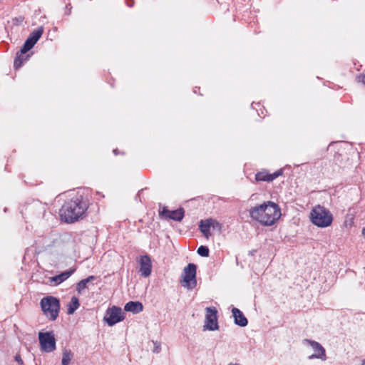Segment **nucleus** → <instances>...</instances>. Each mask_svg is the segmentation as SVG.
<instances>
[{
	"label": "nucleus",
	"instance_id": "nucleus-1",
	"mask_svg": "<svg viewBox=\"0 0 365 365\" xmlns=\"http://www.w3.org/2000/svg\"><path fill=\"white\" fill-rule=\"evenodd\" d=\"M89 205L88 197L78 192L64 202L59 211L60 217L66 223H74L85 217Z\"/></svg>",
	"mask_w": 365,
	"mask_h": 365
},
{
	"label": "nucleus",
	"instance_id": "nucleus-2",
	"mask_svg": "<svg viewBox=\"0 0 365 365\" xmlns=\"http://www.w3.org/2000/svg\"><path fill=\"white\" fill-rule=\"evenodd\" d=\"M251 218L264 226L273 225L281 216L279 206L272 201L252 207L249 210Z\"/></svg>",
	"mask_w": 365,
	"mask_h": 365
},
{
	"label": "nucleus",
	"instance_id": "nucleus-3",
	"mask_svg": "<svg viewBox=\"0 0 365 365\" xmlns=\"http://www.w3.org/2000/svg\"><path fill=\"white\" fill-rule=\"evenodd\" d=\"M312 222L319 227H327L333 221V216L331 212L324 206H315L311 212Z\"/></svg>",
	"mask_w": 365,
	"mask_h": 365
},
{
	"label": "nucleus",
	"instance_id": "nucleus-4",
	"mask_svg": "<svg viewBox=\"0 0 365 365\" xmlns=\"http://www.w3.org/2000/svg\"><path fill=\"white\" fill-rule=\"evenodd\" d=\"M41 307L43 314L51 321H54L58 316L60 311V301L53 296H47L41 299Z\"/></svg>",
	"mask_w": 365,
	"mask_h": 365
},
{
	"label": "nucleus",
	"instance_id": "nucleus-5",
	"mask_svg": "<svg viewBox=\"0 0 365 365\" xmlns=\"http://www.w3.org/2000/svg\"><path fill=\"white\" fill-rule=\"evenodd\" d=\"M38 340L43 351L52 352L56 348V339L52 331L39 332Z\"/></svg>",
	"mask_w": 365,
	"mask_h": 365
},
{
	"label": "nucleus",
	"instance_id": "nucleus-6",
	"mask_svg": "<svg viewBox=\"0 0 365 365\" xmlns=\"http://www.w3.org/2000/svg\"><path fill=\"white\" fill-rule=\"evenodd\" d=\"M196 269L197 266L193 263H190L183 269V279L182 285L189 289H193L196 287Z\"/></svg>",
	"mask_w": 365,
	"mask_h": 365
},
{
	"label": "nucleus",
	"instance_id": "nucleus-7",
	"mask_svg": "<svg viewBox=\"0 0 365 365\" xmlns=\"http://www.w3.org/2000/svg\"><path fill=\"white\" fill-rule=\"evenodd\" d=\"M125 319V313L120 307L113 306L108 308L104 316V320L110 327L122 322Z\"/></svg>",
	"mask_w": 365,
	"mask_h": 365
},
{
	"label": "nucleus",
	"instance_id": "nucleus-8",
	"mask_svg": "<svg viewBox=\"0 0 365 365\" xmlns=\"http://www.w3.org/2000/svg\"><path fill=\"white\" fill-rule=\"evenodd\" d=\"M43 31L44 29L43 26H39L36 30L33 31L29 34L24 45L21 48V52L23 53H26L29 51H30L37 43L38 39L41 37Z\"/></svg>",
	"mask_w": 365,
	"mask_h": 365
},
{
	"label": "nucleus",
	"instance_id": "nucleus-9",
	"mask_svg": "<svg viewBox=\"0 0 365 365\" xmlns=\"http://www.w3.org/2000/svg\"><path fill=\"white\" fill-rule=\"evenodd\" d=\"M204 328L210 331L219 329L217 323V311L215 307H207Z\"/></svg>",
	"mask_w": 365,
	"mask_h": 365
},
{
	"label": "nucleus",
	"instance_id": "nucleus-10",
	"mask_svg": "<svg viewBox=\"0 0 365 365\" xmlns=\"http://www.w3.org/2000/svg\"><path fill=\"white\" fill-rule=\"evenodd\" d=\"M304 344H307L312 346L314 353L308 356V359L312 360L314 359H321L322 361L327 360L326 351L325 349L320 344L319 342L305 339L303 341Z\"/></svg>",
	"mask_w": 365,
	"mask_h": 365
},
{
	"label": "nucleus",
	"instance_id": "nucleus-11",
	"mask_svg": "<svg viewBox=\"0 0 365 365\" xmlns=\"http://www.w3.org/2000/svg\"><path fill=\"white\" fill-rule=\"evenodd\" d=\"M26 209L37 217L43 218L46 212L47 205L38 200H35L28 205Z\"/></svg>",
	"mask_w": 365,
	"mask_h": 365
},
{
	"label": "nucleus",
	"instance_id": "nucleus-12",
	"mask_svg": "<svg viewBox=\"0 0 365 365\" xmlns=\"http://www.w3.org/2000/svg\"><path fill=\"white\" fill-rule=\"evenodd\" d=\"M140 275L144 277H148L150 275L152 272V262L150 257L145 255L140 257Z\"/></svg>",
	"mask_w": 365,
	"mask_h": 365
},
{
	"label": "nucleus",
	"instance_id": "nucleus-13",
	"mask_svg": "<svg viewBox=\"0 0 365 365\" xmlns=\"http://www.w3.org/2000/svg\"><path fill=\"white\" fill-rule=\"evenodd\" d=\"M232 316L234 317V322L236 325L244 327L248 324V320L244 315L242 311L236 307L232 309Z\"/></svg>",
	"mask_w": 365,
	"mask_h": 365
},
{
	"label": "nucleus",
	"instance_id": "nucleus-14",
	"mask_svg": "<svg viewBox=\"0 0 365 365\" xmlns=\"http://www.w3.org/2000/svg\"><path fill=\"white\" fill-rule=\"evenodd\" d=\"M74 271V269L66 270L58 275L52 277L51 278V282L53 283L54 285H58L70 277Z\"/></svg>",
	"mask_w": 365,
	"mask_h": 365
},
{
	"label": "nucleus",
	"instance_id": "nucleus-15",
	"mask_svg": "<svg viewBox=\"0 0 365 365\" xmlns=\"http://www.w3.org/2000/svg\"><path fill=\"white\" fill-rule=\"evenodd\" d=\"M124 309L126 312H130L133 314L140 313L143 310V306L140 302L130 301L125 304Z\"/></svg>",
	"mask_w": 365,
	"mask_h": 365
},
{
	"label": "nucleus",
	"instance_id": "nucleus-16",
	"mask_svg": "<svg viewBox=\"0 0 365 365\" xmlns=\"http://www.w3.org/2000/svg\"><path fill=\"white\" fill-rule=\"evenodd\" d=\"M212 224L210 223V220L206 219L205 220H201L199 225V230L202 233V235L208 238L210 235V230L211 228Z\"/></svg>",
	"mask_w": 365,
	"mask_h": 365
},
{
	"label": "nucleus",
	"instance_id": "nucleus-17",
	"mask_svg": "<svg viewBox=\"0 0 365 365\" xmlns=\"http://www.w3.org/2000/svg\"><path fill=\"white\" fill-rule=\"evenodd\" d=\"M30 54L23 53L20 51V53H17V55L14 59V66L16 69L21 67L22 64L29 60L30 58Z\"/></svg>",
	"mask_w": 365,
	"mask_h": 365
},
{
	"label": "nucleus",
	"instance_id": "nucleus-18",
	"mask_svg": "<svg viewBox=\"0 0 365 365\" xmlns=\"http://www.w3.org/2000/svg\"><path fill=\"white\" fill-rule=\"evenodd\" d=\"M95 279H96V277L91 275L86 279L81 280L79 282H78L76 284V291L78 292V293L81 294L82 291L83 289H85L86 288H87L88 283H89Z\"/></svg>",
	"mask_w": 365,
	"mask_h": 365
},
{
	"label": "nucleus",
	"instance_id": "nucleus-19",
	"mask_svg": "<svg viewBox=\"0 0 365 365\" xmlns=\"http://www.w3.org/2000/svg\"><path fill=\"white\" fill-rule=\"evenodd\" d=\"M79 299L76 297H72L70 302L67 305L68 314H72L79 307Z\"/></svg>",
	"mask_w": 365,
	"mask_h": 365
},
{
	"label": "nucleus",
	"instance_id": "nucleus-20",
	"mask_svg": "<svg viewBox=\"0 0 365 365\" xmlns=\"http://www.w3.org/2000/svg\"><path fill=\"white\" fill-rule=\"evenodd\" d=\"M185 211L183 208H179L170 212V215H167L168 218L172 219L175 221H181L184 217Z\"/></svg>",
	"mask_w": 365,
	"mask_h": 365
},
{
	"label": "nucleus",
	"instance_id": "nucleus-21",
	"mask_svg": "<svg viewBox=\"0 0 365 365\" xmlns=\"http://www.w3.org/2000/svg\"><path fill=\"white\" fill-rule=\"evenodd\" d=\"M269 175V173L266 170L258 172L255 175V180L257 182H259V181L270 182Z\"/></svg>",
	"mask_w": 365,
	"mask_h": 365
},
{
	"label": "nucleus",
	"instance_id": "nucleus-22",
	"mask_svg": "<svg viewBox=\"0 0 365 365\" xmlns=\"http://www.w3.org/2000/svg\"><path fill=\"white\" fill-rule=\"evenodd\" d=\"M73 357V354L71 352V351L65 350L63 352V356H62V365H68L71 359Z\"/></svg>",
	"mask_w": 365,
	"mask_h": 365
},
{
	"label": "nucleus",
	"instance_id": "nucleus-23",
	"mask_svg": "<svg viewBox=\"0 0 365 365\" xmlns=\"http://www.w3.org/2000/svg\"><path fill=\"white\" fill-rule=\"evenodd\" d=\"M197 253L201 257L209 256V248L207 246L201 245L197 248Z\"/></svg>",
	"mask_w": 365,
	"mask_h": 365
},
{
	"label": "nucleus",
	"instance_id": "nucleus-24",
	"mask_svg": "<svg viewBox=\"0 0 365 365\" xmlns=\"http://www.w3.org/2000/svg\"><path fill=\"white\" fill-rule=\"evenodd\" d=\"M282 175H283V170L282 169L275 171L272 174L269 173V177L270 182L273 181L274 179H276L277 178H278Z\"/></svg>",
	"mask_w": 365,
	"mask_h": 365
},
{
	"label": "nucleus",
	"instance_id": "nucleus-25",
	"mask_svg": "<svg viewBox=\"0 0 365 365\" xmlns=\"http://www.w3.org/2000/svg\"><path fill=\"white\" fill-rule=\"evenodd\" d=\"M210 223L212 224L211 227L213 229H217L219 231H220L222 229V225L219 222H217L216 220H214L212 218H210Z\"/></svg>",
	"mask_w": 365,
	"mask_h": 365
},
{
	"label": "nucleus",
	"instance_id": "nucleus-26",
	"mask_svg": "<svg viewBox=\"0 0 365 365\" xmlns=\"http://www.w3.org/2000/svg\"><path fill=\"white\" fill-rule=\"evenodd\" d=\"M153 344H154V348H153V351L154 353H159L160 351V350H161V345H160V344L157 342V341H155V342L153 341Z\"/></svg>",
	"mask_w": 365,
	"mask_h": 365
},
{
	"label": "nucleus",
	"instance_id": "nucleus-27",
	"mask_svg": "<svg viewBox=\"0 0 365 365\" xmlns=\"http://www.w3.org/2000/svg\"><path fill=\"white\" fill-rule=\"evenodd\" d=\"M14 360H15V361H16L18 365H24V361L21 359L20 354H16V356H14Z\"/></svg>",
	"mask_w": 365,
	"mask_h": 365
},
{
	"label": "nucleus",
	"instance_id": "nucleus-28",
	"mask_svg": "<svg viewBox=\"0 0 365 365\" xmlns=\"http://www.w3.org/2000/svg\"><path fill=\"white\" fill-rule=\"evenodd\" d=\"M66 14L70 15L71 9H72V6L70 3H68L66 5Z\"/></svg>",
	"mask_w": 365,
	"mask_h": 365
},
{
	"label": "nucleus",
	"instance_id": "nucleus-29",
	"mask_svg": "<svg viewBox=\"0 0 365 365\" xmlns=\"http://www.w3.org/2000/svg\"><path fill=\"white\" fill-rule=\"evenodd\" d=\"M170 212L169 210H168L166 207H164L163 210H162V212H160V214L162 215H165L166 217H167V215H170Z\"/></svg>",
	"mask_w": 365,
	"mask_h": 365
},
{
	"label": "nucleus",
	"instance_id": "nucleus-30",
	"mask_svg": "<svg viewBox=\"0 0 365 365\" xmlns=\"http://www.w3.org/2000/svg\"><path fill=\"white\" fill-rule=\"evenodd\" d=\"M359 81L365 83V75H361L359 76Z\"/></svg>",
	"mask_w": 365,
	"mask_h": 365
},
{
	"label": "nucleus",
	"instance_id": "nucleus-31",
	"mask_svg": "<svg viewBox=\"0 0 365 365\" xmlns=\"http://www.w3.org/2000/svg\"><path fill=\"white\" fill-rule=\"evenodd\" d=\"M133 5H134V0H131V2L128 4V6L129 7H132V6H133Z\"/></svg>",
	"mask_w": 365,
	"mask_h": 365
},
{
	"label": "nucleus",
	"instance_id": "nucleus-32",
	"mask_svg": "<svg viewBox=\"0 0 365 365\" xmlns=\"http://www.w3.org/2000/svg\"><path fill=\"white\" fill-rule=\"evenodd\" d=\"M113 152V153L115 155H118V149H114Z\"/></svg>",
	"mask_w": 365,
	"mask_h": 365
},
{
	"label": "nucleus",
	"instance_id": "nucleus-33",
	"mask_svg": "<svg viewBox=\"0 0 365 365\" xmlns=\"http://www.w3.org/2000/svg\"><path fill=\"white\" fill-rule=\"evenodd\" d=\"M361 365H365V359L362 361V363Z\"/></svg>",
	"mask_w": 365,
	"mask_h": 365
},
{
	"label": "nucleus",
	"instance_id": "nucleus-34",
	"mask_svg": "<svg viewBox=\"0 0 365 365\" xmlns=\"http://www.w3.org/2000/svg\"><path fill=\"white\" fill-rule=\"evenodd\" d=\"M229 365H240L239 364H230Z\"/></svg>",
	"mask_w": 365,
	"mask_h": 365
},
{
	"label": "nucleus",
	"instance_id": "nucleus-35",
	"mask_svg": "<svg viewBox=\"0 0 365 365\" xmlns=\"http://www.w3.org/2000/svg\"><path fill=\"white\" fill-rule=\"evenodd\" d=\"M363 234L365 235V228L363 229Z\"/></svg>",
	"mask_w": 365,
	"mask_h": 365
}]
</instances>
